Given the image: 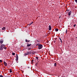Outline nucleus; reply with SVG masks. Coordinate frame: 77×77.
<instances>
[{"label":"nucleus","instance_id":"obj_9","mask_svg":"<svg viewBox=\"0 0 77 77\" xmlns=\"http://www.w3.org/2000/svg\"><path fill=\"white\" fill-rule=\"evenodd\" d=\"M0 47H2L3 48H4V47H5V45L4 44H1Z\"/></svg>","mask_w":77,"mask_h":77},{"label":"nucleus","instance_id":"obj_17","mask_svg":"<svg viewBox=\"0 0 77 77\" xmlns=\"http://www.w3.org/2000/svg\"><path fill=\"white\" fill-rule=\"evenodd\" d=\"M12 55H13V56H14V55H15V54L14 53H12Z\"/></svg>","mask_w":77,"mask_h":77},{"label":"nucleus","instance_id":"obj_16","mask_svg":"<svg viewBox=\"0 0 77 77\" xmlns=\"http://www.w3.org/2000/svg\"><path fill=\"white\" fill-rule=\"evenodd\" d=\"M27 55H28L27 53L25 54V56H27Z\"/></svg>","mask_w":77,"mask_h":77},{"label":"nucleus","instance_id":"obj_12","mask_svg":"<svg viewBox=\"0 0 77 77\" xmlns=\"http://www.w3.org/2000/svg\"><path fill=\"white\" fill-rule=\"evenodd\" d=\"M5 27H3V28H2V30H5Z\"/></svg>","mask_w":77,"mask_h":77},{"label":"nucleus","instance_id":"obj_6","mask_svg":"<svg viewBox=\"0 0 77 77\" xmlns=\"http://www.w3.org/2000/svg\"><path fill=\"white\" fill-rule=\"evenodd\" d=\"M0 43H1V44H3V40H1L0 41Z\"/></svg>","mask_w":77,"mask_h":77},{"label":"nucleus","instance_id":"obj_14","mask_svg":"<svg viewBox=\"0 0 77 77\" xmlns=\"http://www.w3.org/2000/svg\"><path fill=\"white\" fill-rule=\"evenodd\" d=\"M54 66H57V64H56V63H54Z\"/></svg>","mask_w":77,"mask_h":77},{"label":"nucleus","instance_id":"obj_4","mask_svg":"<svg viewBox=\"0 0 77 77\" xmlns=\"http://www.w3.org/2000/svg\"><path fill=\"white\" fill-rule=\"evenodd\" d=\"M4 63L5 66H7V65H8V63H6L5 61L4 62Z\"/></svg>","mask_w":77,"mask_h":77},{"label":"nucleus","instance_id":"obj_30","mask_svg":"<svg viewBox=\"0 0 77 77\" xmlns=\"http://www.w3.org/2000/svg\"><path fill=\"white\" fill-rule=\"evenodd\" d=\"M57 39V38H54V40H56V39Z\"/></svg>","mask_w":77,"mask_h":77},{"label":"nucleus","instance_id":"obj_24","mask_svg":"<svg viewBox=\"0 0 77 77\" xmlns=\"http://www.w3.org/2000/svg\"><path fill=\"white\" fill-rule=\"evenodd\" d=\"M76 26V24H75V25H74L73 27H75Z\"/></svg>","mask_w":77,"mask_h":77},{"label":"nucleus","instance_id":"obj_23","mask_svg":"<svg viewBox=\"0 0 77 77\" xmlns=\"http://www.w3.org/2000/svg\"><path fill=\"white\" fill-rule=\"evenodd\" d=\"M28 50H31V48H29L28 49Z\"/></svg>","mask_w":77,"mask_h":77},{"label":"nucleus","instance_id":"obj_19","mask_svg":"<svg viewBox=\"0 0 77 77\" xmlns=\"http://www.w3.org/2000/svg\"><path fill=\"white\" fill-rule=\"evenodd\" d=\"M67 32H68V30H67V29H66V34L67 33Z\"/></svg>","mask_w":77,"mask_h":77},{"label":"nucleus","instance_id":"obj_7","mask_svg":"<svg viewBox=\"0 0 77 77\" xmlns=\"http://www.w3.org/2000/svg\"><path fill=\"white\" fill-rule=\"evenodd\" d=\"M31 45H32V44H27V47H30V46H31Z\"/></svg>","mask_w":77,"mask_h":77},{"label":"nucleus","instance_id":"obj_18","mask_svg":"<svg viewBox=\"0 0 77 77\" xmlns=\"http://www.w3.org/2000/svg\"><path fill=\"white\" fill-rule=\"evenodd\" d=\"M31 24H32V23H30L28 24V26H30V25H31Z\"/></svg>","mask_w":77,"mask_h":77},{"label":"nucleus","instance_id":"obj_10","mask_svg":"<svg viewBox=\"0 0 77 77\" xmlns=\"http://www.w3.org/2000/svg\"><path fill=\"white\" fill-rule=\"evenodd\" d=\"M3 48L2 47L0 46V50H3Z\"/></svg>","mask_w":77,"mask_h":77},{"label":"nucleus","instance_id":"obj_11","mask_svg":"<svg viewBox=\"0 0 77 77\" xmlns=\"http://www.w3.org/2000/svg\"><path fill=\"white\" fill-rule=\"evenodd\" d=\"M27 53L28 55L29 54H31V52H27Z\"/></svg>","mask_w":77,"mask_h":77},{"label":"nucleus","instance_id":"obj_22","mask_svg":"<svg viewBox=\"0 0 77 77\" xmlns=\"http://www.w3.org/2000/svg\"><path fill=\"white\" fill-rule=\"evenodd\" d=\"M75 2H76V3H77V0H75Z\"/></svg>","mask_w":77,"mask_h":77},{"label":"nucleus","instance_id":"obj_27","mask_svg":"<svg viewBox=\"0 0 77 77\" xmlns=\"http://www.w3.org/2000/svg\"><path fill=\"white\" fill-rule=\"evenodd\" d=\"M3 75H0V77H3Z\"/></svg>","mask_w":77,"mask_h":77},{"label":"nucleus","instance_id":"obj_32","mask_svg":"<svg viewBox=\"0 0 77 77\" xmlns=\"http://www.w3.org/2000/svg\"><path fill=\"white\" fill-rule=\"evenodd\" d=\"M31 23V24H33V22H32Z\"/></svg>","mask_w":77,"mask_h":77},{"label":"nucleus","instance_id":"obj_26","mask_svg":"<svg viewBox=\"0 0 77 77\" xmlns=\"http://www.w3.org/2000/svg\"><path fill=\"white\" fill-rule=\"evenodd\" d=\"M70 10H66V11H67V12H68V11H69Z\"/></svg>","mask_w":77,"mask_h":77},{"label":"nucleus","instance_id":"obj_31","mask_svg":"<svg viewBox=\"0 0 77 77\" xmlns=\"http://www.w3.org/2000/svg\"><path fill=\"white\" fill-rule=\"evenodd\" d=\"M55 42H56V41L54 40V43H55Z\"/></svg>","mask_w":77,"mask_h":77},{"label":"nucleus","instance_id":"obj_8","mask_svg":"<svg viewBox=\"0 0 77 77\" xmlns=\"http://www.w3.org/2000/svg\"><path fill=\"white\" fill-rule=\"evenodd\" d=\"M30 40H27V39H26V41L25 42H30Z\"/></svg>","mask_w":77,"mask_h":77},{"label":"nucleus","instance_id":"obj_25","mask_svg":"<svg viewBox=\"0 0 77 77\" xmlns=\"http://www.w3.org/2000/svg\"><path fill=\"white\" fill-rule=\"evenodd\" d=\"M4 49H7V48H6V47H4Z\"/></svg>","mask_w":77,"mask_h":77},{"label":"nucleus","instance_id":"obj_1","mask_svg":"<svg viewBox=\"0 0 77 77\" xmlns=\"http://www.w3.org/2000/svg\"><path fill=\"white\" fill-rule=\"evenodd\" d=\"M36 46H38V50H41L43 48V45L41 44H38Z\"/></svg>","mask_w":77,"mask_h":77},{"label":"nucleus","instance_id":"obj_35","mask_svg":"<svg viewBox=\"0 0 77 77\" xmlns=\"http://www.w3.org/2000/svg\"><path fill=\"white\" fill-rule=\"evenodd\" d=\"M60 18V17H59Z\"/></svg>","mask_w":77,"mask_h":77},{"label":"nucleus","instance_id":"obj_3","mask_svg":"<svg viewBox=\"0 0 77 77\" xmlns=\"http://www.w3.org/2000/svg\"><path fill=\"white\" fill-rule=\"evenodd\" d=\"M72 13V11H70L68 12V15L70 16L71 15V14Z\"/></svg>","mask_w":77,"mask_h":77},{"label":"nucleus","instance_id":"obj_5","mask_svg":"<svg viewBox=\"0 0 77 77\" xmlns=\"http://www.w3.org/2000/svg\"><path fill=\"white\" fill-rule=\"evenodd\" d=\"M49 30H51V26L50 25L49 26Z\"/></svg>","mask_w":77,"mask_h":77},{"label":"nucleus","instance_id":"obj_20","mask_svg":"<svg viewBox=\"0 0 77 77\" xmlns=\"http://www.w3.org/2000/svg\"><path fill=\"white\" fill-rule=\"evenodd\" d=\"M36 58L37 60H38V59L39 58L38 57H36Z\"/></svg>","mask_w":77,"mask_h":77},{"label":"nucleus","instance_id":"obj_34","mask_svg":"<svg viewBox=\"0 0 77 77\" xmlns=\"http://www.w3.org/2000/svg\"><path fill=\"white\" fill-rule=\"evenodd\" d=\"M28 68H29V67H28Z\"/></svg>","mask_w":77,"mask_h":77},{"label":"nucleus","instance_id":"obj_13","mask_svg":"<svg viewBox=\"0 0 77 77\" xmlns=\"http://www.w3.org/2000/svg\"><path fill=\"white\" fill-rule=\"evenodd\" d=\"M55 31H56L57 32L58 31V30H59V29H55Z\"/></svg>","mask_w":77,"mask_h":77},{"label":"nucleus","instance_id":"obj_28","mask_svg":"<svg viewBox=\"0 0 77 77\" xmlns=\"http://www.w3.org/2000/svg\"><path fill=\"white\" fill-rule=\"evenodd\" d=\"M0 62H2V60H0Z\"/></svg>","mask_w":77,"mask_h":77},{"label":"nucleus","instance_id":"obj_36","mask_svg":"<svg viewBox=\"0 0 77 77\" xmlns=\"http://www.w3.org/2000/svg\"><path fill=\"white\" fill-rule=\"evenodd\" d=\"M32 63H33V62H32Z\"/></svg>","mask_w":77,"mask_h":77},{"label":"nucleus","instance_id":"obj_29","mask_svg":"<svg viewBox=\"0 0 77 77\" xmlns=\"http://www.w3.org/2000/svg\"><path fill=\"white\" fill-rule=\"evenodd\" d=\"M37 65H38V63H37L35 64V66H37Z\"/></svg>","mask_w":77,"mask_h":77},{"label":"nucleus","instance_id":"obj_21","mask_svg":"<svg viewBox=\"0 0 77 77\" xmlns=\"http://www.w3.org/2000/svg\"><path fill=\"white\" fill-rule=\"evenodd\" d=\"M10 72H12V69H10Z\"/></svg>","mask_w":77,"mask_h":77},{"label":"nucleus","instance_id":"obj_15","mask_svg":"<svg viewBox=\"0 0 77 77\" xmlns=\"http://www.w3.org/2000/svg\"><path fill=\"white\" fill-rule=\"evenodd\" d=\"M59 39H60L61 43H62V39H61V38H59Z\"/></svg>","mask_w":77,"mask_h":77},{"label":"nucleus","instance_id":"obj_33","mask_svg":"<svg viewBox=\"0 0 77 77\" xmlns=\"http://www.w3.org/2000/svg\"><path fill=\"white\" fill-rule=\"evenodd\" d=\"M31 61L32 62H33V60H31Z\"/></svg>","mask_w":77,"mask_h":77},{"label":"nucleus","instance_id":"obj_2","mask_svg":"<svg viewBox=\"0 0 77 77\" xmlns=\"http://www.w3.org/2000/svg\"><path fill=\"white\" fill-rule=\"evenodd\" d=\"M16 61H17L18 60V54H16Z\"/></svg>","mask_w":77,"mask_h":77}]
</instances>
